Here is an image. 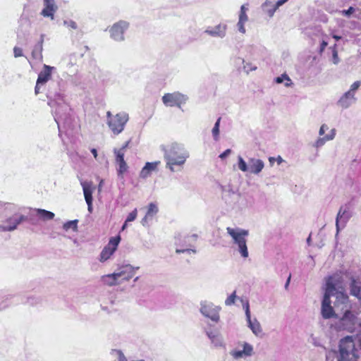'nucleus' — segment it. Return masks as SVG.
<instances>
[{
	"instance_id": "nucleus-7",
	"label": "nucleus",
	"mask_w": 361,
	"mask_h": 361,
	"mask_svg": "<svg viewBox=\"0 0 361 361\" xmlns=\"http://www.w3.org/2000/svg\"><path fill=\"white\" fill-rule=\"evenodd\" d=\"M128 118L126 113L121 112L109 119L107 124L114 135H118L123 130Z\"/></svg>"
},
{
	"instance_id": "nucleus-17",
	"label": "nucleus",
	"mask_w": 361,
	"mask_h": 361,
	"mask_svg": "<svg viewBox=\"0 0 361 361\" xmlns=\"http://www.w3.org/2000/svg\"><path fill=\"white\" fill-rule=\"evenodd\" d=\"M356 102L357 98L354 94L348 92H345L338 100L337 104L339 107L346 109L354 104Z\"/></svg>"
},
{
	"instance_id": "nucleus-19",
	"label": "nucleus",
	"mask_w": 361,
	"mask_h": 361,
	"mask_svg": "<svg viewBox=\"0 0 361 361\" xmlns=\"http://www.w3.org/2000/svg\"><path fill=\"white\" fill-rule=\"evenodd\" d=\"M53 70H55V67L44 64L42 70L38 74L37 85L46 84L51 79Z\"/></svg>"
},
{
	"instance_id": "nucleus-31",
	"label": "nucleus",
	"mask_w": 361,
	"mask_h": 361,
	"mask_svg": "<svg viewBox=\"0 0 361 361\" xmlns=\"http://www.w3.org/2000/svg\"><path fill=\"white\" fill-rule=\"evenodd\" d=\"M274 80L278 84H281L285 82L286 87H289L291 85V80L288 75L286 73L282 74L281 76L276 77Z\"/></svg>"
},
{
	"instance_id": "nucleus-22",
	"label": "nucleus",
	"mask_w": 361,
	"mask_h": 361,
	"mask_svg": "<svg viewBox=\"0 0 361 361\" xmlns=\"http://www.w3.org/2000/svg\"><path fill=\"white\" fill-rule=\"evenodd\" d=\"M44 35L42 34L39 42L34 46L32 51V57L33 59L37 60L39 62L43 60V43H44Z\"/></svg>"
},
{
	"instance_id": "nucleus-14",
	"label": "nucleus",
	"mask_w": 361,
	"mask_h": 361,
	"mask_svg": "<svg viewBox=\"0 0 361 361\" xmlns=\"http://www.w3.org/2000/svg\"><path fill=\"white\" fill-rule=\"evenodd\" d=\"M227 28L226 24L219 23L213 27H207L204 32L212 37L223 39L226 35Z\"/></svg>"
},
{
	"instance_id": "nucleus-33",
	"label": "nucleus",
	"mask_w": 361,
	"mask_h": 361,
	"mask_svg": "<svg viewBox=\"0 0 361 361\" xmlns=\"http://www.w3.org/2000/svg\"><path fill=\"white\" fill-rule=\"evenodd\" d=\"M248 161L246 162L241 156L238 157V167L243 172H248Z\"/></svg>"
},
{
	"instance_id": "nucleus-47",
	"label": "nucleus",
	"mask_w": 361,
	"mask_h": 361,
	"mask_svg": "<svg viewBox=\"0 0 361 361\" xmlns=\"http://www.w3.org/2000/svg\"><path fill=\"white\" fill-rule=\"evenodd\" d=\"M137 215V209H135L133 211H132L128 215L127 219L126 220V222H130V221H134L136 219Z\"/></svg>"
},
{
	"instance_id": "nucleus-2",
	"label": "nucleus",
	"mask_w": 361,
	"mask_h": 361,
	"mask_svg": "<svg viewBox=\"0 0 361 361\" xmlns=\"http://www.w3.org/2000/svg\"><path fill=\"white\" fill-rule=\"evenodd\" d=\"M164 152L166 168L171 172L182 171L187 159L190 157L189 152L184 146L176 142L166 147Z\"/></svg>"
},
{
	"instance_id": "nucleus-50",
	"label": "nucleus",
	"mask_w": 361,
	"mask_h": 361,
	"mask_svg": "<svg viewBox=\"0 0 361 361\" xmlns=\"http://www.w3.org/2000/svg\"><path fill=\"white\" fill-rule=\"evenodd\" d=\"M243 68L247 73H249V71H255L257 69V66L252 63H246L244 65Z\"/></svg>"
},
{
	"instance_id": "nucleus-10",
	"label": "nucleus",
	"mask_w": 361,
	"mask_h": 361,
	"mask_svg": "<svg viewBox=\"0 0 361 361\" xmlns=\"http://www.w3.org/2000/svg\"><path fill=\"white\" fill-rule=\"evenodd\" d=\"M121 241V236L117 235L112 237L109 239L108 244L103 248L100 253L99 260L101 262H105L110 258V257L116 250L118 244Z\"/></svg>"
},
{
	"instance_id": "nucleus-63",
	"label": "nucleus",
	"mask_w": 361,
	"mask_h": 361,
	"mask_svg": "<svg viewBox=\"0 0 361 361\" xmlns=\"http://www.w3.org/2000/svg\"><path fill=\"white\" fill-rule=\"evenodd\" d=\"M238 300H239L240 301V302L242 303V305L243 304V302H244L245 301H248V300H247V299H246V298H239V297H238Z\"/></svg>"
},
{
	"instance_id": "nucleus-51",
	"label": "nucleus",
	"mask_w": 361,
	"mask_h": 361,
	"mask_svg": "<svg viewBox=\"0 0 361 361\" xmlns=\"http://www.w3.org/2000/svg\"><path fill=\"white\" fill-rule=\"evenodd\" d=\"M14 57L18 58L23 56V49L18 47L13 48Z\"/></svg>"
},
{
	"instance_id": "nucleus-4",
	"label": "nucleus",
	"mask_w": 361,
	"mask_h": 361,
	"mask_svg": "<svg viewBox=\"0 0 361 361\" xmlns=\"http://www.w3.org/2000/svg\"><path fill=\"white\" fill-rule=\"evenodd\" d=\"M355 341L361 348V332L355 337L347 336L340 341L338 350L332 353L336 361H357L359 355Z\"/></svg>"
},
{
	"instance_id": "nucleus-45",
	"label": "nucleus",
	"mask_w": 361,
	"mask_h": 361,
	"mask_svg": "<svg viewBox=\"0 0 361 361\" xmlns=\"http://www.w3.org/2000/svg\"><path fill=\"white\" fill-rule=\"evenodd\" d=\"M355 8L353 6H350L347 10H342L339 11L343 16L350 17L354 12Z\"/></svg>"
},
{
	"instance_id": "nucleus-56",
	"label": "nucleus",
	"mask_w": 361,
	"mask_h": 361,
	"mask_svg": "<svg viewBox=\"0 0 361 361\" xmlns=\"http://www.w3.org/2000/svg\"><path fill=\"white\" fill-rule=\"evenodd\" d=\"M149 220H151L150 219V217H147V215L145 214V216H144V218L142 219L141 221V224L143 225V226H146L147 224H148V221Z\"/></svg>"
},
{
	"instance_id": "nucleus-1",
	"label": "nucleus",
	"mask_w": 361,
	"mask_h": 361,
	"mask_svg": "<svg viewBox=\"0 0 361 361\" xmlns=\"http://www.w3.org/2000/svg\"><path fill=\"white\" fill-rule=\"evenodd\" d=\"M331 297H336L334 305H340L348 307V297L343 286V280L341 275L334 274L326 279V288L322 302L321 314L324 319H328L336 316L331 306Z\"/></svg>"
},
{
	"instance_id": "nucleus-42",
	"label": "nucleus",
	"mask_w": 361,
	"mask_h": 361,
	"mask_svg": "<svg viewBox=\"0 0 361 361\" xmlns=\"http://www.w3.org/2000/svg\"><path fill=\"white\" fill-rule=\"evenodd\" d=\"M327 141H329V140H326V136H324L323 137H319L315 141V142L313 144V147H314L316 148H320L322 146H324V144L326 143V142H327Z\"/></svg>"
},
{
	"instance_id": "nucleus-25",
	"label": "nucleus",
	"mask_w": 361,
	"mask_h": 361,
	"mask_svg": "<svg viewBox=\"0 0 361 361\" xmlns=\"http://www.w3.org/2000/svg\"><path fill=\"white\" fill-rule=\"evenodd\" d=\"M246 319L248 324V326L252 330V333L257 336H261L262 333V329L259 322L256 319L252 320L251 317H250V319Z\"/></svg>"
},
{
	"instance_id": "nucleus-59",
	"label": "nucleus",
	"mask_w": 361,
	"mask_h": 361,
	"mask_svg": "<svg viewBox=\"0 0 361 361\" xmlns=\"http://www.w3.org/2000/svg\"><path fill=\"white\" fill-rule=\"evenodd\" d=\"M130 143V141H127L121 148H120L118 150H122V152H125L126 149L128 147V145Z\"/></svg>"
},
{
	"instance_id": "nucleus-64",
	"label": "nucleus",
	"mask_w": 361,
	"mask_h": 361,
	"mask_svg": "<svg viewBox=\"0 0 361 361\" xmlns=\"http://www.w3.org/2000/svg\"><path fill=\"white\" fill-rule=\"evenodd\" d=\"M333 38L335 39L336 41H338L339 39H341V36H338V35H334L333 36Z\"/></svg>"
},
{
	"instance_id": "nucleus-26",
	"label": "nucleus",
	"mask_w": 361,
	"mask_h": 361,
	"mask_svg": "<svg viewBox=\"0 0 361 361\" xmlns=\"http://www.w3.org/2000/svg\"><path fill=\"white\" fill-rule=\"evenodd\" d=\"M102 281L104 284H106L110 286L121 283L116 272L103 276L102 278Z\"/></svg>"
},
{
	"instance_id": "nucleus-36",
	"label": "nucleus",
	"mask_w": 361,
	"mask_h": 361,
	"mask_svg": "<svg viewBox=\"0 0 361 361\" xmlns=\"http://www.w3.org/2000/svg\"><path fill=\"white\" fill-rule=\"evenodd\" d=\"M337 44H335L334 46L331 47L330 49L332 52V62L334 64H338L340 62V59L338 55V51L336 49Z\"/></svg>"
},
{
	"instance_id": "nucleus-35",
	"label": "nucleus",
	"mask_w": 361,
	"mask_h": 361,
	"mask_svg": "<svg viewBox=\"0 0 361 361\" xmlns=\"http://www.w3.org/2000/svg\"><path fill=\"white\" fill-rule=\"evenodd\" d=\"M238 297L236 295V291L234 290L225 300V305L226 306H231L235 304V300H238Z\"/></svg>"
},
{
	"instance_id": "nucleus-21",
	"label": "nucleus",
	"mask_w": 361,
	"mask_h": 361,
	"mask_svg": "<svg viewBox=\"0 0 361 361\" xmlns=\"http://www.w3.org/2000/svg\"><path fill=\"white\" fill-rule=\"evenodd\" d=\"M44 8L42 9L41 14L44 17H50L51 19H54V13L58 8L54 0H44Z\"/></svg>"
},
{
	"instance_id": "nucleus-58",
	"label": "nucleus",
	"mask_w": 361,
	"mask_h": 361,
	"mask_svg": "<svg viewBox=\"0 0 361 361\" xmlns=\"http://www.w3.org/2000/svg\"><path fill=\"white\" fill-rule=\"evenodd\" d=\"M68 60L71 61H75V63H76V56H75V54H71L68 56Z\"/></svg>"
},
{
	"instance_id": "nucleus-62",
	"label": "nucleus",
	"mask_w": 361,
	"mask_h": 361,
	"mask_svg": "<svg viewBox=\"0 0 361 361\" xmlns=\"http://www.w3.org/2000/svg\"><path fill=\"white\" fill-rule=\"evenodd\" d=\"M106 116H107V121L110 119L111 118L114 117V116L111 114L110 111L106 112Z\"/></svg>"
},
{
	"instance_id": "nucleus-18",
	"label": "nucleus",
	"mask_w": 361,
	"mask_h": 361,
	"mask_svg": "<svg viewBox=\"0 0 361 361\" xmlns=\"http://www.w3.org/2000/svg\"><path fill=\"white\" fill-rule=\"evenodd\" d=\"M248 173L258 175L264 169V163L262 159L257 158L248 159Z\"/></svg>"
},
{
	"instance_id": "nucleus-8",
	"label": "nucleus",
	"mask_w": 361,
	"mask_h": 361,
	"mask_svg": "<svg viewBox=\"0 0 361 361\" xmlns=\"http://www.w3.org/2000/svg\"><path fill=\"white\" fill-rule=\"evenodd\" d=\"M221 307L214 305L211 302L202 301L200 302V312L201 314L217 323L220 319L219 312Z\"/></svg>"
},
{
	"instance_id": "nucleus-39",
	"label": "nucleus",
	"mask_w": 361,
	"mask_h": 361,
	"mask_svg": "<svg viewBox=\"0 0 361 361\" xmlns=\"http://www.w3.org/2000/svg\"><path fill=\"white\" fill-rule=\"evenodd\" d=\"M361 85V82L359 81V80H357L355 82H354L351 85H350V87L349 89V90H348L347 92L354 94L355 96V92L356 91L359 89V87H360Z\"/></svg>"
},
{
	"instance_id": "nucleus-20",
	"label": "nucleus",
	"mask_w": 361,
	"mask_h": 361,
	"mask_svg": "<svg viewBox=\"0 0 361 361\" xmlns=\"http://www.w3.org/2000/svg\"><path fill=\"white\" fill-rule=\"evenodd\" d=\"M82 186L84 197L87 204V209L90 213L92 212V187L90 183L83 182L81 183Z\"/></svg>"
},
{
	"instance_id": "nucleus-41",
	"label": "nucleus",
	"mask_w": 361,
	"mask_h": 361,
	"mask_svg": "<svg viewBox=\"0 0 361 361\" xmlns=\"http://www.w3.org/2000/svg\"><path fill=\"white\" fill-rule=\"evenodd\" d=\"M114 153L116 154V163L124 161V152H122V150L118 149H114Z\"/></svg>"
},
{
	"instance_id": "nucleus-43",
	"label": "nucleus",
	"mask_w": 361,
	"mask_h": 361,
	"mask_svg": "<svg viewBox=\"0 0 361 361\" xmlns=\"http://www.w3.org/2000/svg\"><path fill=\"white\" fill-rule=\"evenodd\" d=\"M344 214H345V212H342V209H340V210L337 214L336 221L337 233H338L339 229H340V224H339L340 220L342 219Z\"/></svg>"
},
{
	"instance_id": "nucleus-29",
	"label": "nucleus",
	"mask_w": 361,
	"mask_h": 361,
	"mask_svg": "<svg viewBox=\"0 0 361 361\" xmlns=\"http://www.w3.org/2000/svg\"><path fill=\"white\" fill-rule=\"evenodd\" d=\"M350 293L353 295L361 300V282L353 280L350 285Z\"/></svg>"
},
{
	"instance_id": "nucleus-49",
	"label": "nucleus",
	"mask_w": 361,
	"mask_h": 361,
	"mask_svg": "<svg viewBox=\"0 0 361 361\" xmlns=\"http://www.w3.org/2000/svg\"><path fill=\"white\" fill-rule=\"evenodd\" d=\"M247 22V20H238V22L237 23L238 29L240 32L244 34L245 32V23Z\"/></svg>"
},
{
	"instance_id": "nucleus-3",
	"label": "nucleus",
	"mask_w": 361,
	"mask_h": 361,
	"mask_svg": "<svg viewBox=\"0 0 361 361\" xmlns=\"http://www.w3.org/2000/svg\"><path fill=\"white\" fill-rule=\"evenodd\" d=\"M53 98L54 101L50 102L49 104H56L57 105L54 111V120L58 125L59 133H61L63 130L66 131L71 128L73 122L72 110L69 105L65 102L63 94L56 93Z\"/></svg>"
},
{
	"instance_id": "nucleus-30",
	"label": "nucleus",
	"mask_w": 361,
	"mask_h": 361,
	"mask_svg": "<svg viewBox=\"0 0 361 361\" xmlns=\"http://www.w3.org/2000/svg\"><path fill=\"white\" fill-rule=\"evenodd\" d=\"M78 223V220H77V219L68 221L63 224V228L66 231L70 229L73 230V231H77Z\"/></svg>"
},
{
	"instance_id": "nucleus-61",
	"label": "nucleus",
	"mask_w": 361,
	"mask_h": 361,
	"mask_svg": "<svg viewBox=\"0 0 361 361\" xmlns=\"http://www.w3.org/2000/svg\"><path fill=\"white\" fill-rule=\"evenodd\" d=\"M290 277H291V276L289 275V276L288 277L287 281L286 282V284H285V286H284L286 290H287L288 288V286H289V283H290Z\"/></svg>"
},
{
	"instance_id": "nucleus-27",
	"label": "nucleus",
	"mask_w": 361,
	"mask_h": 361,
	"mask_svg": "<svg viewBox=\"0 0 361 361\" xmlns=\"http://www.w3.org/2000/svg\"><path fill=\"white\" fill-rule=\"evenodd\" d=\"M36 215L44 221L51 220L54 217V214L51 212L43 209H35Z\"/></svg>"
},
{
	"instance_id": "nucleus-23",
	"label": "nucleus",
	"mask_w": 361,
	"mask_h": 361,
	"mask_svg": "<svg viewBox=\"0 0 361 361\" xmlns=\"http://www.w3.org/2000/svg\"><path fill=\"white\" fill-rule=\"evenodd\" d=\"M288 0H278L274 5L269 0H267L262 5L263 9L271 17L274 16L275 11L282 5H283Z\"/></svg>"
},
{
	"instance_id": "nucleus-11",
	"label": "nucleus",
	"mask_w": 361,
	"mask_h": 361,
	"mask_svg": "<svg viewBox=\"0 0 361 361\" xmlns=\"http://www.w3.org/2000/svg\"><path fill=\"white\" fill-rule=\"evenodd\" d=\"M129 23L124 20H120L114 23L110 29L111 37L118 42L124 40V32L128 30Z\"/></svg>"
},
{
	"instance_id": "nucleus-46",
	"label": "nucleus",
	"mask_w": 361,
	"mask_h": 361,
	"mask_svg": "<svg viewBox=\"0 0 361 361\" xmlns=\"http://www.w3.org/2000/svg\"><path fill=\"white\" fill-rule=\"evenodd\" d=\"M242 306L245 310L246 319H250V317H251V316H250L249 301H245L243 302V304L242 305Z\"/></svg>"
},
{
	"instance_id": "nucleus-55",
	"label": "nucleus",
	"mask_w": 361,
	"mask_h": 361,
	"mask_svg": "<svg viewBox=\"0 0 361 361\" xmlns=\"http://www.w3.org/2000/svg\"><path fill=\"white\" fill-rule=\"evenodd\" d=\"M327 45H328V42L323 40L320 44L319 52L322 53L324 51V49Z\"/></svg>"
},
{
	"instance_id": "nucleus-60",
	"label": "nucleus",
	"mask_w": 361,
	"mask_h": 361,
	"mask_svg": "<svg viewBox=\"0 0 361 361\" xmlns=\"http://www.w3.org/2000/svg\"><path fill=\"white\" fill-rule=\"evenodd\" d=\"M91 152H92V154H93L94 157L97 159V157H98L97 149H94V148H92V149H91Z\"/></svg>"
},
{
	"instance_id": "nucleus-48",
	"label": "nucleus",
	"mask_w": 361,
	"mask_h": 361,
	"mask_svg": "<svg viewBox=\"0 0 361 361\" xmlns=\"http://www.w3.org/2000/svg\"><path fill=\"white\" fill-rule=\"evenodd\" d=\"M63 24L66 26H67L68 27H70V28H72L74 30L78 28V25H77L76 23L72 20H64Z\"/></svg>"
},
{
	"instance_id": "nucleus-38",
	"label": "nucleus",
	"mask_w": 361,
	"mask_h": 361,
	"mask_svg": "<svg viewBox=\"0 0 361 361\" xmlns=\"http://www.w3.org/2000/svg\"><path fill=\"white\" fill-rule=\"evenodd\" d=\"M248 7L247 4H243L240 7L239 20H248L247 15L246 14Z\"/></svg>"
},
{
	"instance_id": "nucleus-13",
	"label": "nucleus",
	"mask_w": 361,
	"mask_h": 361,
	"mask_svg": "<svg viewBox=\"0 0 361 361\" xmlns=\"http://www.w3.org/2000/svg\"><path fill=\"white\" fill-rule=\"evenodd\" d=\"M27 220V216L24 215L15 214L13 216L8 218L5 221L4 225H0V232L13 231L16 230L18 226L23 221Z\"/></svg>"
},
{
	"instance_id": "nucleus-44",
	"label": "nucleus",
	"mask_w": 361,
	"mask_h": 361,
	"mask_svg": "<svg viewBox=\"0 0 361 361\" xmlns=\"http://www.w3.org/2000/svg\"><path fill=\"white\" fill-rule=\"evenodd\" d=\"M176 252L177 254H180V253H188V254H191V253H196V250L195 249H192V248H185V249H181V248H176Z\"/></svg>"
},
{
	"instance_id": "nucleus-52",
	"label": "nucleus",
	"mask_w": 361,
	"mask_h": 361,
	"mask_svg": "<svg viewBox=\"0 0 361 361\" xmlns=\"http://www.w3.org/2000/svg\"><path fill=\"white\" fill-rule=\"evenodd\" d=\"M336 135V130L334 128L331 130V133L326 136V140H328L329 141L332 140L334 139Z\"/></svg>"
},
{
	"instance_id": "nucleus-15",
	"label": "nucleus",
	"mask_w": 361,
	"mask_h": 361,
	"mask_svg": "<svg viewBox=\"0 0 361 361\" xmlns=\"http://www.w3.org/2000/svg\"><path fill=\"white\" fill-rule=\"evenodd\" d=\"M204 332L214 348L225 347L224 338L219 331L205 329Z\"/></svg>"
},
{
	"instance_id": "nucleus-6",
	"label": "nucleus",
	"mask_w": 361,
	"mask_h": 361,
	"mask_svg": "<svg viewBox=\"0 0 361 361\" xmlns=\"http://www.w3.org/2000/svg\"><path fill=\"white\" fill-rule=\"evenodd\" d=\"M344 308H348V307H345L343 306L341 310H344ZM360 324L357 316L348 309L345 310L343 315L337 324L338 329L350 332L354 331L356 326H360Z\"/></svg>"
},
{
	"instance_id": "nucleus-40",
	"label": "nucleus",
	"mask_w": 361,
	"mask_h": 361,
	"mask_svg": "<svg viewBox=\"0 0 361 361\" xmlns=\"http://www.w3.org/2000/svg\"><path fill=\"white\" fill-rule=\"evenodd\" d=\"M40 301L41 300L39 298L30 296L27 298L26 301L25 302L30 305L34 306L39 304Z\"/></svg>"
},
{
	"instance_id": "nucleus-32",
	"label": "nucleus",
	"mask_w": 361,
	"mask_h": 361,
	"mask_svg": "<svg viewBox=\"0 0 361 361\" xmlns=\"http://www.w3.org/2000/svg\"><path fill=\"white\" fill-rule=\"evenodd\" d=\"M158 211L159 209L157 204L151 202L148 206L146 214L147 215V217H150V219H152L153 216L157 214Z\"/></svg>"
},
{
	"instance_id": "nucleus-9",
	"label": "nucleus",
	"mask_w": 361,
	"mask_h": 361,
	"mask_svg": "<svg viewBox=\"0 0 361 361\" xmlns=\"http://www.w3.org/2000/svg\"><path fill=\"white\" fill-rule=\"evenodd\" d=\"M188 97L178 92L173 93H167L162 97L163 103L167 106H176L180 108L181 104H185Z\"/></svg>"
},
{
	"instance_id": "nucleus-24",
	"label": "nucleus",
	"mask_w": 361,
	"mask_h": 361,
	"mask_svg": "<svg viewBox=\"0 0 361 361\" xmlns=\"http://www.w3.org/2000/svg\"><path fill=\"white\" fill-rule=\"evenodd\" d=\"M160 161L147 162L140 173V177L146 178L151 175L152 171H155Z\"/></svg>"
},
{
	"instance_id": "nucleus-5",
	"label": "nucleus",
	"mask_w": 361,
	"mask_h": 361,
	"mask_svg": "<svg viewBox=\"0 0 361 361\" xmlns=\"http://www.w3.org/2000/svg\"><path fill=\"white\" fill-rule=\"evenodd\" d=\"M226 231L228 234L232 238L233 245L238 246V251L241 257L247 258L249 255L246 240L249 235L248 231L239 227H227Z\"/></svg>"
},
{
	"instance_id": "nucleus-37",
	"label": "nucleus",
	"mask_w": 361,
	"mask_h": 361,
	"mask_svg": "<svg viewBox=\"0 0 361 361\" xmlns=\"http://www.w3.org/2000/svg\"><path fill=\"white\" fill-rule=\"evenodd\" d=\"M117 164H118V169L117 170L118 176L122 178L123 174L127 171V169H128L127 164L125 161L118 162Z\"/></svg>"
},
{
	"instance_id": "nucleus-12",
	"label": "nucleus",
	"mask_w": 361,
	"mask_h": 361,
	"mask_svg": "<svg viewBox=\"0 0 361 361\" xmlns=\"http://www.w3.org/2000/svg\"><path fill=\"white\" fill-rule=\"evenodd\" d=\"M139 269V267H133L131 264H128L121 266L115 272L121 283L123 281H128L133 278L135 271Z\"/></svg>"
},
{
	"instance_id": "nucleus-54",
	"label": "nucleus",
	"mask_w": 361,
	"mask_h": 361,
	"mask_svg": "<svg viewBox=\"0 0 361 361\" xmlns=\"http://www.w3.org/2000/svg\"><path fill=\"white\" fill-rule=\"evenodd\" d=\"M231 153V150L230 149H228L219 155V158H221V159H224L226 158Z\"/></svg>"
},
{
	"instance_id": "nucleus-16",
	"label": "nucleus",
	"mask_w": 361,
	"mask_h": 361,
	"mask_svg": "<svg viewBox=\"0 0 361 361\" xmlns=\"http://www.w3.org/2000/svg\"><path fill=\"white\" fill-rule=\"evenodd\" d=\"M243 349L242 350H233L230 352V355L235 360H238L245 357H250L254 353L253 347L251 344L245 342L243 345Z\"/></svg>"
},
{
	"instance_id": "nucleus-53",
	"label": "nucleus",
	"mask_w": 361,
	"mask_h": 361,
	"mask_svg": "<svg viewBox=\"0 0 361 361\" xmlns=\"http://www.w3.org/2000/svg\"><path fill=\"white\" fill-rule=\"evenodd\" d=\"M328 129L329 127L326 124H322L319 128V135L320 136L323 135Z\"/></svg>"
},
{
	"instance_id": "nucleus-28",
	"label": "nucleus",
	"mask_w": 361,
	"mask_h": 361,
	"mask_svg": "<svg viewBox=\"0 0 361 361\" xmlns=\"http://www.w3.org/2000/svg\"><path fill=\"white\" fill-rule=\"evenodd\" d=\"M197 239V234H192V235H188L185 237L183 242H181L180 238H176V245L177 246H185L189 247L191 246V242H195Z\"/></svg>"
},
{
	"instance_id": "nucleus-57",
	"label": "nucleus",
	"mask_w": 361,
	"mask_h": 361,
	"mask_svg": "<svg viewBox=\"0 0 361 361\" xmlns=\"http://www.w3.org/2000/svg\"><path fill=\"white\" fill-rule=\"evenodd\" d=\"M42 85H43L42 84L37 85V82H36V85L35 87V92L36 94H38L39 93V89Z\"/></svg>"
},
{
	"instance_id": "nucleus-34",
	"label": "nucleus",
	"mask_w": 361,
	"mask_h": 361,
	"mask_svg": "<svg viewBox=\"0 0 361 361\" xmlns=\"http://www.w3.org/2000/svg\"><path fill=\"white\" fill-rule=\"evenodd\" d=\"M221 118H219L216 121L214 126L212 128V135L214 140L217 141L219 138V126H220Z\"/></svg>"
}]
</instances>
